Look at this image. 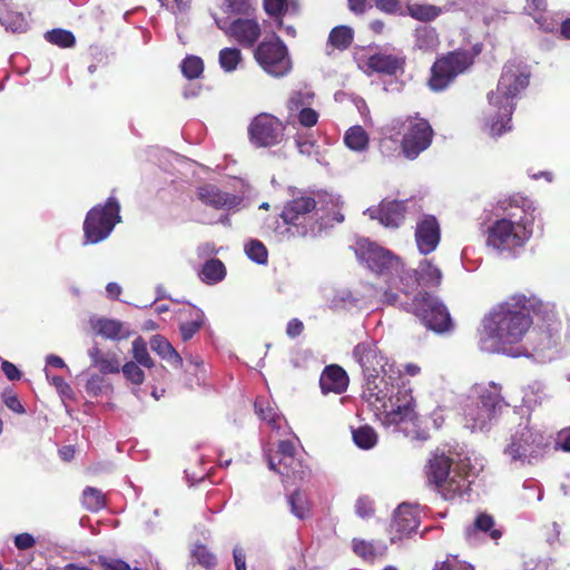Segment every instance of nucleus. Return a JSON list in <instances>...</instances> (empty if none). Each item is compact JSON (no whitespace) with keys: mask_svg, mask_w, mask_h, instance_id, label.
<instances>
[{"mask_svg":"<svg viewBox=\"0 0 570 570\" xmlns=\"http://www.w3.org/2000/svg\"><path fill=\"white\" fill-rule=\"evenodd\" d=\"M0 22L12 32H22L27 29V20L21 13L0 12Z\"/></svg>","mask_w":570,"mask_h":570,"instance_id":"nucleus-43","label":"nucleus"},{"mask_svg":"<svg viewBox=\"0 0 570 570\" xmlns=\"http://www.w3.org/2000/svg\"><path fill=\"white\" fill-rule=\"evenodd\" d=\"M121 371L124 373V376L135 385H141L145 381L144 371L139 367V364L132 361L127 362L121 367Z\"/></svg>","mask_w":570,"mask_h":570,"instance_id":"nucleus-49","label":"nucleus"},{"mask_svg":"<svg viewBox=\"0 0 570 570\" xmlns=\"http://www.w3.org/2000/svg\"><path fill=\"white\" fill-rule=\"evenodd\" d=\"M354 509L360 518L370 519L375 512L374 501L367 495H362L356 500Z\"/></svg>","mask_w":570,"mask_h":570,"instance_id":"nucleus-51","label":"nucleus"},{"mask_svg":"<svg viewBox=\"0 0 570 570\" xmlns=\"http://www.w3.org/2000/svg\"><path fill=\"white\" fill-rule=\"evenodd\" d=\"M316 200L306 193H299L288 200L282 210V225L276 227V234L289 240L315 235L317 227Z\"/></svg>","mask_w":570,"mask_h":570,"instance_id":"nucleus-7","label":"nucleus"},{"mask_svg":"<svg viewBox=\"0 0 570 570\" xmlns=\"http://www.w3.org/2000/svg\"><path fill=\"white\" fill-rule=\"evenodd\" d=\"M88 355L92 366L102 374H115L120 371V361L114 352L104 353L97 345H94L88 350Z\"/></svg>","mask_w":570,"mask_h":570,"instance_id":"nucleus-27","label":"nucleus"},{"mask_svg":"<svg viewBox=\"0 0 570 570\" xmlns=\"http://www.w3.org/2000/svg\"><path fill=\"white\" fill-rule=\"evenodd\" d=\"M83 505L90 511H98L105 507V497L95 488H86L82 493Z\"/></svg>","mask_w":570,"mask_h":570,"instance_id":"nucleus-45","label":"nucleus"},{"mask_svg":"<svg viewBox=\"0 0 570 570\" xmlns=\"http://www.w3.org/2000/svg\"><path fill=\"white\" fill-rule=\"evenodd\" d=\"M380 301L384 304L390 305H404V303L399 301V295L396 292L393 291L391 286H389L387 289H384L382 294L380 295Z\"/></svg>","mask_w":570,"mask_h":570,"instance_id":"nucleus-59","label":"nucleus"},{"mask_svg":"<svg viewBox=\"0 0 570 570\" xmlns=\"http://www.w3.org/2000/svg\"><path fill=\"white\" fill-rule=\"evenodd\" d=\"M410 13L417 20L429 21L439 16L440 9L429 4H414L410 7Z\"/></svg>","mask_w":570,"mask_h":570,"instance_id":"nucleus-48","label":"nucleus"},{"mask_svg":"<svg viewBox=\"0 0 570 570\" xmlns=\"http://www.w3.org/2000/svg\"><path fill=\"white\" fill-rule=\"evenodd\" d=\"M522 404L529 410H533L543 404L549 397L548 387L540 381H533L522 387Z\"/></svg>","mask_w":570,"mask_h":570,"instance_id":"nucleus-29","label":"nucleus"},{"mask_svg":"<svg viewBox=\"0 0 570 570\" xmlns=\"http://www.w3.org/2000/svg\"><path fill=\"white\" fill-rule=\"evenodd\" d=\"M286 0H264V9L269 16L282 14L286 10Z\"/></svg>","mask_w":570,"mask_h":570,"instance_id":"nucleus-55","label":"nucleus"},{"mask_svg":"<svg viewBox=\"0 0 570 570\" xmlns=\"http://www.w3.org/2000/svg\"><path fill=\"white\" fill-rule=\"evenodd\" d=\"M254 59L264 72L274 78L286 77L293 69L286 45L275 35L256 47Z\"/></svg>","mask_w":570,"mask_h":570,"instance_id":"nucleus-10","label":"nucleus"},{"mask_svg":"<svg viewBox=\"0 0 570 570\" xmlns=\"http://www.w3.org/2000/svg\"><path fill=\"white\" fill-rule=\"evenodd\" d=\"M36 544L35 538L30 533H20L14 537V546L19 550H27Z\"/></svg>","mask_w":570,"mask_h":570,"instance_id":"nucleus-56","label":"nucleus"},{"mask_svg":"<svg viewBox=\"0 0 570 570\" xmlns=\"http://www.w3.org/2000/svg\"><path fill=\"white\" fill-rule=\"evenodd\" d=\"M292 513L299 520H304L309 513V502L301 491H295L288 497Z\"/></svg>","mask_w":570,"mask_h":570,"instance_id":"nucleus-38","label":"nucleus"},{"mask_svg":"<svg viewBox=\"0 0 570 570\" xmlns=\"http://www.w3.org/2000/svg\"><path fill=\"white\" fill-rule=\"evenodd\" d=\"M298 122L303 127H313L318 121V114L312 109L311 107H303L299 111H297Z\"/></svg>","mask_w":570,"mask_h":570,"instance_id":"nucleus-53","label":"nucleus"},{"mask_svg":"<svg viewBox=\"0 0 570 570\" xmlns=\"http://www.w3.org/2000/svg\"><path fill=\"white\" fill-rule=\"evenodd\" d=\"M557 445L563 451L570 452V429H566L558 434Z\"/></svg>","mask_w":570,"mask_h":570,"instance_id":"nucleus-64","label":"nucleus"},{"mask_svg":"<svg viewBox=\"0 0 570 570\" xmlns=\"http://www.w3.org/2000/svg\"><path fill=\"white\" fill-rule=\"evenodd\" d=\"M353 40V30L346 26L335 27L328 37V42L337 49H346Z\"/></svg>","mask_w":570,"mask_h":570,"instance_id":"nucleus-40","label":"nucleus"},{"mask_svg":"<svg viewBox=\"0 0 570 570\" xmlns=\"http://www.w3.org/2000/svg\"><path fill=\"white\" fill-rule=\"evenodd\" d=\"M535 207L530 199L513 198L501 217H495L485 228V246L500 257H515L533 233Z\"/></svg>","mask_w":570,"mask_h":570,"instance_id":"nucleus-3","label":"nucleus"},{"mask_svg":"<svg viewBox=\"0 0 570 570\" xmlns=\"http://www.w3.org/2000/svg\"><path fill=\"white\" fill-rule=\"evenodd\" d=\"M433 130L422 118L409 119L404 122L402 151L409 159H415L432 142Z\"/></svg>","mask_w":570,"mask_h":570,"instance_id":"nucleus-16","label":"nucleus"},{"mask_svg":"<svg viewBox=\"0 0 570 570\" xmlns=\"http://www.w3.org/2000/svg\"><path fill=\"white\" fill-rule=\"evenodd\" d=\"M353 357L364 374L363 400L375 419L385 428L396 426L415 417L414 399L405 385L395 384L401 371L394 370L372 341L360 343Z\"/></svg>","mask_w":570,"mask_h":570,"instance_id":"nucleus-1","label":"nucleus"},{"mask_svg":"<svg viewBox=\"0 0 570 570\" xmlns=\"http://www.w3.org/2000/svg\"><path fill=\"white\" fill-rule=\"evenodd\" d=\"M196 197L204 205L215 209H230L239 204L237 196L222 191L217 186L212 184L197 187Z\"/></svg>","mask_w":570,"mask_h":570,"instance_id":"nucleus-23","label":"nucleus"},{"mask_svg":"<svg viewBox=\"0 0 570 570\" xmlns=\"http://www.w3.org/2000/svg\"><path fill=\"white\" fill-rule=\"evenodd\" d=\"M3 403L13 412L16 413H19V414H22L24 413V407L22 406V404L20 403L19 399L17 397V395L12 394V393H4L3 394Z\"/></svg>","mask_w":570,"mask_h":570,"instance_id":"nucleus-57","label":"nucleus"},{"mask_svg":"<svg viewBox=\"0 0 570 570\" xmlns=\"http://www.w3.org/2000/svg\"><path fill=\"white\" fill-rule=\"evenodd\" d=\"M548 445L544 433L525 422L511 433L502 453L510 463L533 464L544 456Z\"/></svg>","mask_w":570,"mask_h":570,"instance_id":"nucleus-8","label":"nucleus"},{"mask_svg":"<svg viewBox=\"0 0 570 570\" xmlns=\"http://www.w3.org/2000/svg\"><path fill=\"white\" fill-rule=\"evenodd\" d=\"M439 38L434 29L421 27L415 30V47L423 51H433L438 48Z\"/></svg>","mask_w":570,"mask_h":570,"instance_id":"nucleus-35","label":"nucleus"},{"mask_svg":"<svg viewBox=\"0 0 570 570\" xmlns=\"http://www.w3.org/2000/svg\"><path fill=\"white\" fill-rule=\"evenodd\" d=\"M350 9L355 13H363L375 4L381 11L394 13L400 9L397 0H348Z\"/></svg>","mask_w":570,"mask_h":570,"instance_id":"nucleus-34","label":"nucleus"},{"mask_svg":"<svg viewBox=\"0 0 570 570\" xmlns=\"http://www.w3.org/2000/svg\"><path fill=\"white\" fill-rule=\"evenodd\" d=\"M256 414L272 428V430L281 432L282 435L287 433L289 428L286 420L282 416L277 409L269 403L265 397H258L255 402Z\"/></svg>","mask_w":570,"mask_h":570,"instance_id":"nucleus-25","label":"nucleus"},{"mask_svg":"<svg viewBox=\"0 0 570 570\" xmlns=\"http://www.w3.org/2000/svg\"><path fill=\"white\" fill-rule=\"evenodd\" d=\"M479 52L480 50H475L473 53L469 51H454L436 60L431 68V77L429 79L431 90H444L458 75L464 72L473 63L474 56Z\"/></svg>","mask_w":570,"mask_h":570,"instance_id":"nucleus-14","label":"nucleus"},{"mask_svg":"<svg viewBox=\"0 0 570 570\" xmlns=\"http://www.w3.org/2000/svg\"><path fill=\"white\" fill-rule=\"evenodd\" d=\"M414 238L420 254L434 252L441 240V227L436 217L429 214L420 216L415 224Z\"/></svg>","mask_w":570,"mask_h":570,"instance_id":"nucleus-19","label":"nucleus"},{"mask_svg":"<svg viewBox=\"0 0 570 570\" xmlns=\"http://www.w3.org/2000/svg\"><path fill=\"white\" fill-rule=\"evenodd\" d=\"M189 311L191 320L180 324V334L184 341L190 340L204 323L203 311L196 307H190Z\"/></svg>","mask_w":570,"mask_h":570,"instance_id":"nucleus-37","label":"nucleus"},{"mask_svg":"<svg viewBox=\"0 0 570 570\" xmlns=\"http://www.w3.org/2000/svg\"><path fill=\"white\" fill-rule=\"evenodd\" d=\"M420 524V511L415 505L402 503L394 512L390 525L391 542L401 541L409 538L416 531Z\"/></svg>","mask_w":570,"mask_h":570,"instance_id":"nucleus-20","label":"nucleus"},{"mask_svg":"<svg viewBox=\"0 0 570 570\" xmlns=\"http://www.w3.org/2000/svg\"><path fill=\"white\" fill-rule=\"evenodd\" d=\"M193 556L200 564L207 568L216 564V557L203 544H198L194 548Z\"/></svg>","mask_w":570,"mask_h":570,"instance_id":"nucleus-52","label":"nucleus"},{"mask_svg":"<svg viewBox=\"0 0 570 570\" xmlns=\"http://www.w3.org/2000/svg\"><path fill=\"white\" fill-rule=\"evenodd\" d=\"M224 12L233 14H247L252 9L250 0H224Z\"/></svg>","mask_w":570,"mask_h":570,"instance_id":"nucleus-50","label":"nucleus"},{"mask_svg":"<svg viewBox=\"0 0 570 570\" xmlns=\"http://www.w3.org/2000/svg\"><path fill=\"white\" fill-rule=\"evenodd\" d=\"M150 348L158 354L163 360L167 361L169 364L180 367L183 364V358L177 353V351L173 347V345L161 335H154L150 338Z\"/></svg>","mask_w":570,"mask_h":570,"instance_id":"nucleus-31","label":"nucleus"},{"mask_svg":"<svg viewBox=\"0 0 570 570\" xmlns=\"http://www.w3.org/2000/svg\"><path fill=\"white\" fill-rule=\"evenodd\" d=\"M527 6L524 10L529 14H534L537 12H543L547 9V0H525Z\"/></svg>","mask_w":570,"mask_h":570,"instance_id":"nucleus-60","label":"nucleus"},{"mask_svg":"<svg viewBox=\"0 0 570 570\" xmlns=\"http://www.w3.org/2000/svg\"><path fill=\"white\" fill-rule=\"evenodd\" d=\"M368 142V135L362 126H352L344 135L345 146L355 153L367 150Z\"/></svg>","mask_w":570,"mask_h":570,"instance_id":"nucleus-33","label":"nucleus"},{"mask_svg":"<svg viewBox=\"0 0 570 570\" xmlns=\"http://www.w3.org/2000/svg\"><path fill=\"white\" fill-rule=\"evenodd\" d=\"M120 205L116 198L109 197L104 206L91 208L83 223V233L87 244H97L106 239L120 223Z\"/></svg>","mask_w":570,"mask_h":570,"instance_id":"nucleus-11","label":"nucleus"},{"mask_svg":"<svg viewBox=\"0 0 570 570\" xmlns=\"http://www.w3.org/2000/svg\"><path fill=\"white\" fill-rule=\"evenodd\" d=\"M131 353L135 363L147 368H151L155 365L147 350V343L142 337L139 336L132 341Z\"/></svg>","mask_w":570,"mask_h":570,"instance_id":"nucleus-39","label":"nucleus"},{"mask_svg":"<svg viewBox=\"0 0 570 570\" xmlns=\"http://www.w3.org/2000/svg\"><path fill=\"white\" fill-rule=\"evenodd\" d=\"M426 476L438 492L445 499L461 497L470 487L469 464L465 460L453 463L444 453H434L426 465Z\"/></svg>","mask_w":570,"mask_h":570,"instance_id":"nucleus-6","label":"nucleus"},{"mask_svg":"<svg viewBox=\"0 0 570 570\" xmlns=\"http://www.w3.org/2000/svg\"><path fill=\"white\" fill-rule=\"evenodd\" d=\"M226 276V267L219 259L210 258L205 262L199 278L208 285H214L222 282Z\"/></svg>","mask_w":570,"mask_h":570,"instance_id":"nucleus-32","label":"nucleus"},{"mask_svg":"<svg viewBox=\"0 0 570 570\" xmlns=\"http://www.w3.org/2000/svg\"><path fill=\"white\" fill-rule=\"evenodd\" d=\"M365 214L386 228H399L405 219L406 205L399 200H383L377 207L367 208Z\"/></svg>","mask_w":570,"mask_h":570,"instance_id":"nucleus-22","label":"nucleus"},{"mask_svg":"<svg viewBox=\"0 0 570 570\" xmlns=\"http://www.w3.org/2000/svg\"><path fill=\"white\" fill-rule=\"evenodd\" d=\"M355 444L364 450L374 448L377 443L375 430L368 425L360 426L352 432Z\"/></svg>","mask_w":570,"mask_h":570,"instance_id":"nucleus-36","label":"nucleus"},{"mask_svg":"<svg viewBox=\"0 0 570 570\" xmlns=\"http://www.w3.org/2000/svg\"><path fill=\"white\" fill-rule=\"evenodd\" d=\"M46 39L61 48H70L75 45V37L70 31L63 29H55L46 33Z\"/></svg>","mask_w":570,"mask_h":570,"instance_id":"nucleus-47","label":"nucleus"},{"mask_svg":"<svg viewBox=\"0 0 570 570\" xmlns=\"http://www.w3.org/2000/svg\"><path fill=\"white\" fill-rule=\"evenodd\" d=\"M160 4L174 14L185 13L190 6V0H158Z\"/></svg>","mask_w":570,"mask_h":570,"instance_id":"nucleus-54","label":"nucleus"},{"mask_svg":"<svg viewBox=\"0 0 570 570\" xmlns=\"http://www.w3.org/2000/svg\"><path fill=\"white\" fill-rule=\"evenodd\" d=\"M355 253L358 259L364 262L372 272L386 277L387 283H393L396 279L401 281L403 264L389 249L368 239H362L357 243Z\"/></svg>","mask_w":570,"mask_h":570,"instance_id":"nucleus-9","label":"nucleus"},{"mask_svg":"<svg viewBox=\"0 0 570 570\" xmlns=\"http://www.w3.org/2000/svg\"><path fill=\"white\" fill-rule=\"evenodd\" d=\"M303 323L297 318H293L287 324L286 333L289 337H296L303 332Z\"/></svg>","mask_w":570,"mask_h":570,"instance_id":"nucleus-63","label":"nucleus"},{"mask_svg":"<svg viewBox=\"0 0 570 570\" xmlns=\"http://www.w3.org/2000/svg\"><path fill=\"white\" fill-rule=\"evenodd\" d=\"M531 313L553 322L556 312L533 294L515 293L495 304L483 317L479 330V346L487 353L521 355V345L533 320Z\"/></svg>","mask_w":570,"mask_h":570,"instance_id":"nucleus-2","label":"nucleus"},{"mask_svg":"<svg viewBox=\"0 0 570 570\" xmlns=\"http://www.w3.org/2000/svg\"><path fill=\"white\" fill-rule=\"evenodd\" d=\"M358 67L366 73L380 72L385 75H396L403 72L405 58L392 53H374L368 57L357 59Z\"/></svg>","mask_w":570,"mask_h":570,"instance_id":"nucleus-21","label":"nucleus"},{"mask_svg":"<svg viewBox=\"0 0 570 570\" xmlns=\"http://www.w3.org/2000/svg\"><path fill=\"white\" fill-rule=\"evenodd\" d=\"M216 24L226 36L233 38L243 47L254 46L262 33L259 23L250 18H238L230 23H227L226 20L216 19Z\"/></svg>","mask_w":570,"mask_h":570,"instance_id":"nucleus-17","label":"nucleus"},{"mask_svg":"<svg viewBox=\"0 0 570 570\" xmlns=\"http://www.w3.org/2000/svg\"><path fill=\"white\" fill-rule=\"evenodd\" d=\"M233 557L236 570H246V556L242 548L235 547L233 550Z\"/></svg>","mask_w":570,"mask_h":570,"instance_id":"nucleus-62","label":"nucleus"},{"mask_svg":"<svg viewBox=\"0 0 570 570\" xmlns=\"http://www.w3.org/2000/svg\"><path fill=\"white\" fill-rule=\"evenodd\" d=\"M296 146H297V149L299 151V154L302 155H306V156H312L314 154H317V146L314 141H311V140H302V139H296Z\"/></svg>","mask_w":570,"mask_h":570,"instance_id":"nucleus-58","label":"nucleus"},{"mask_svg":"<svg viewBox=\"0 0 570 570\" xmlns=\"http://www.w3.org/2000/svg\"><path fill=\"white\" fill-rule=\"evenodd\" d=\"M2 371L4 373V375L10 380V381H14V380H18L20 379V371L17 368V366L8 361H3L2 362Z\"/></svg>","mask_w":570,"mask_h":570,"instance_id":"nucleus-61","label":"nucleus"},{"mask_svg":"<svg viewBox=\"0 0 570 570\" xmlns=\"http://www.w3.org/2000/svg\"><path fill=\"white\" fill-rule=\"evenodd\" d=\"M203 71V60L197 56H188L181 62V72L188 79L198 78Z\"/></svg>","mask_w":570,"mask_h":570,"instance_id":"nucleus-44","label":"nucleus"},{"mask_svg":"<svg viewBox=\"0 0 570 570\" xmlns=\"http://www.w3.org/2000/svg\"><path fill=\"white\" fill-rule=\"evenodd\" d=\"M442 281V272L439 267L433 265L430 261L423 259L417 269L405 272L403 269L401 281V291L409 295L412 291L416 289L419 285L422 286H438Z\"/></svg>","mask_w":570,"mask_h":570,"instance_id":"nucleus-18","label":"nucleus"},{"mask_svg":"<svg viewBox=\"0 0 570 570\" xmlns=\"http://www.w3.org/2000/svg\"><path fill=\"white\" fill-rule=\"evenodd\" d=\"M245 253L247 257L256 264L265 265L268 261V252L266 246L257 239H250L245 244Z\"/></svg>","mask_w":570,"mask_h":570,"instance_id":"nucleus-41","label":"nucleus"},{"mask_svg":"<svg viewBox=\"0 0 570 570\" xmlns=\"http://www.w3.org/2000/svg\"><path fill=\"white\" fill-rule=\"evenodd\" d=\"M494 521L493 518L485 513H480L473 525L466 528L465 535L466 539L474 543L478 541V532L490 533V537L494 540L499 539L501 537V532L497 529H493Z\"/></svg>","mask_w":570,"mask_h":570,"instance_id":"nucleus-30","label":"nucleus"},{"mask_svg":"<svg viewBox=\"0 0 570 570\" xmlns=\"http://www.w3.org/2000/svg\"><path fill=\"white\" fill-rule=\"evenodd\" d=\"M347 383L345 371L337 365L327 366L320 377V386L325 394L330 392L342 393L346 390Z\"/></svg>","mask_w":570,"mask_h":570,"instance_id":"nucleus-26","label":"nucleus"},{"mask_svg":"<svg viewBox=\"0 0 570 570\" xmlns=\"http://www.w3.org/2000/svg\"><path fill=\"white\" fill-rule=\"evenodd\" d=\"M405 305L429 330L435 333H445L451 330L450 314L438 297L420 292L413 297L411 304L405 303Z\"/></svg>","mask_w":570,"mask_h":570,"instance_id":"nucleus-13","label":"nucleus"},{"mask_svg":"<svg viewBox=\"0 0 570 570\" xmlns=\"http://www.w3.org/2000/svg\"><path fill=\"white\" fill-rule=\"evenodd\" d=\"M530 72L522 62L510 61L503 67L495 91L488 95L491 108V119L487 127L493 137L511 130V115L514 110V99L528 86Z\"/></svg>","mask_w":570,"mask_h":570,"instance_id":"nucleus-4","label":"nucleus"},{"mask_svg":"<svg viewBox=\"0 0 570 570\" xmlns=\"http://www.w3.org/2000/svg\"><path fill=\"white\" fill-rule=\"evenodd\" d=\"M266 458L269 470L278 473L285 485L295 484L308 475V469L297 456L295 446L291 441H281L274 453L267 450Z\"/></svg>","mask_w":570,"mask_h":570,"instance_id":"nucleus-12","label":"nucleus"},{"mask_svg":"<svg viewBox=\"0 0 570 570\" xmlns=\"http://www.w3.org/2000/svg\"><path fill=\"white\" fill-rule=\"evenodd\" d=\"M386 549V544L382 541H367L358 538L352 540L353 552L365 561H374L376 558L383 557Z\"/></svg>","mask_w":570,"mask_h":570,"instance_id":"nucleus-28","label":"nucleus"},{"mask_svg":"<svg viewBox=\"0 0 570 570\" xmlns=\"http://www.w3.org/2000/svg\"><path fill=\"white\" fill-rule=\"evenodd\" d=\"M240 60L242 53L237 48H224L219 51V65L226 72L236 70Z\"/></svg>","mask_w":570,"mask_h":570,"instance_id":"nucleus-42","label":"nucleus"},{"mask_svg":"<svg viewBox=\"0 0 570 570\" xmlns=\"http://www.w3.org/2000/svg\"><path fill=\"white\" fill-rule=\"evenodd\" d=\"M89 324L96 334L109 340L120 341L130 335L129 330L124 323L117 320L92 316L89 320Z\"/></svg>","mask_w":570,"mask_h":570,"instance_id":"nucleus-24","label":"nucleus"},{"mask_svg":"<svg viewBox=\"0 0 570 570\" xmlns=\"http://www.w3.org/2000/svg\"><path fill=\"white\" fill-rule=\"evenodd\" d=\"M314 98V94L309 90H299L292 94L288 99L287 107L291 112H297L303 107H309Z\"/></svg>","mask_w":570,"mask_h":570,"instance_id":"nucleus-46","label":"nucleus"},{"mask_svg":"<svg viewBox=\"0 0 570 570\" xmlns=\"http://www.w3.org/2000/svg\"><path fill=\"white\" fill-rule=\"evenodd\" d=\"M285 127L269 114L256 116L248 126L249 140L256 147H274L282 142Z\"/></svg>","mask_w":570,"mask_h":570,"instance_id":"nucleus-15","label":"nucleus"},{"mask_svg":"<svg viewBox=\"0 0 570 570\" xmlns=\"http://www.w3.org/2000/svg\"><path fill=\"white\" fill-rule=\"evenodd\" d=\"M501 387L490 382L475 384L463 406L464 428L471 432L489 431L502 407Z\"/></svg>","mask_w":570,"mask_h":570,"instance_id":"nucleus-5","label":"nucleus"}]
</instances>
